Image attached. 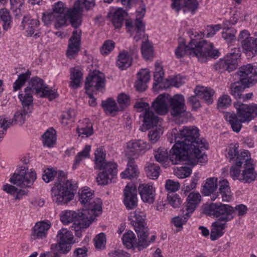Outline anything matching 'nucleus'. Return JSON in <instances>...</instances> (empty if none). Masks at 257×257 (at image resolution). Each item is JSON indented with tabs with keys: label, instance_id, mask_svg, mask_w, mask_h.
I'll list each match as a JSON object with an SVG mask.
<instances>
[{
	"label": "nucleus",
	"instance_id": "473e14b6",
	"mask_svg": "<svg viewBox=\"0 0 257 257\" xmlns=\"http://www.w3.org/2000/svg\"><path fill=\"white\" fill-rule=\"evenodd\" d=\"M70 86L72 89H77L80 87L81 81L82 79L83 74L81 69L78 67L70 69Z\"/></svg>",
	"mask_w": 257,
	"mask_h": 257
},
{
	"label": "nucleus",
	"instance_id": "5701e85b",
	"mask_svg": "<svg viewBox=\"0 0 257 257\" xmlns=\"http://www.w3.org/2000/svg\"><path fill=\"white\" fill-rule=\"evenodd\" d=\"M123 203L127 209H133L138 205L137 190L133 184H127L123 190Z\"/></svg>",
	"mask_w": 257,
	"mask_h": 257
},
{
	"label": "nucleus",
	"instance_id": "4c0bfd02",
	"mask_svg": "<svg viewBox=\"0 0 257 257\" xmlns=\"http://www.w3.org/2000/svg\"><path fill=\"white\" fill-rule=\"evenodd\" d=\"M125 15V11L119 8L110 16L111 21L115 28L119 29L122 27Z\"/></svg>",
	"mask_w": 257,
	"mask_h": 257
},
{
	"label": "nucleus",
	"instance_id": "e433bc0d",
	"mask_svg": "<svg viewBox=\"0 0 257 257\" xmlns=\"http://www.w3.org/2000/svg\"><path fill=\"white\" fill-rule=\"evenodd\" d=\"M142 38L140 39H144L145 41L142 42L141 46V52L144 59L146 60L151 59L153 57L154 52L153 47L152 44L146 38L145 35L144 37L141 36Z\"/></svg>",
	"mask_w": 257,
	"mask_h": 257
},
{
	"label": "nucleus",
	"instance_id": "a18cd8bd",
	"mask_svg": "<svg viewBox=\"0 0 257 257\" xmlns=\"http://www.w3.org/2000/svg\"><path fill=\"white\" fill-rule=\"evenodd\" d=\"M90 150L91 146L86 145L81 152L77 154L75 157L74 162L72 166L73 169H76L82 160L89 157Z\"/></svg>",
	"mask_w": 257,
	"mask_h": 257
},
{
	"label": "nucleus",
	"instance_id": "bb28decb",
	"mask_svg": "<svg viewBox=\"0 0 257 257\" xmlns=\"http://www.w3.org/2000/svg\"><path fill=\"white\" fill-rule=\"evenodd\" d=\"M51 224L49 221H42L36 223L33 227L31 238L33 239H43L47 236Z\"/></svg>",
	"mask_w": 257,
	"mask_h": 257
},
{
	"label": "nucleus",
	"instance_id": "79ce46f5",
	"mask_svg": "<svg viewBox=\"0 0 257 257\" xmlns=\"http://www.w3.org/2000/svg\"><path fill=\"white\" fill-rule=\"evenodd\" d=\"M56 141V131L51 128L48 130L43 135V143L44 146L51 148Z\"/></svg>",
	"mask_w": 257,
	"mask_h": 257
},
{
	"label": "nucleus",
	"instance_id": "6ab92c4d",
	"mask_svg": "<svg viewBox=\"0 0 257 257\" xmlns=\"http://www.w3.org/2000/svg\"><path fill=\"white\" fill-rule=\"evenodd\" d=\"M60 250L63 253H67L71 249L73 236L71 231L66 228H62L57 234Z\"/></svg>",
	"mask_w": 257,
	"mask_h": 257
},
{
	"label": "nucleus",
	"instance_id": "13d9d810",
	"mask_svg": "<svg viewBox=\"0 0 257 257\" xmlns=\"http://www.w3.org/2000/svg\"><path fill=\"white\" fill-rule=\"evenodd\" d=\"M236 31L234 28H223L222 38L228 43L235 40Z\"/></svg>",
	"mask_w": 257,
	"mask_h": 257
},
{
	"label": "nucleus",
	"instance_id": "a211bd4d",
	"mask_svg": "<svg viewBox=\"0 0 257 257\" xmlns=\"http://www.w3.org/2000/svg\"><path fill=\"white\" fill-rule=\"evenodd\" d=\"M103 171L99 173L96 181L99 185H105L112 182L117 173V165L114 163H109L102 168Z\"/></svg>",
	"mask_w": 257,
	"mask_h": 257
},
{
	"label": "nucleus",
	"instance_id": "09e8293b",
	"mask_svg": "<svg viewBox=\"0 0 257 257\" xmlns=\"http://www.w3.org/2000/svg\"><path fill=\"white\" fill-rule=\"evenodd\" d=\"M31 72L28 70L26 73L21 74L19 75L18 79L14 82L13 89L14 91L20 89L24 85L27 80L30 78Z\"/></svg>",
	"mask_w": 257,
	"mask_h": 257
},
{
	"label": "nucleus",
	"instance_id": "a878e982",
	"mask_svg": "<svg viewBox=\"0 0 257 257\" xmlns=\"http://www.w3.org/2000/svg\"><path fill=\"white\" fill-rule=\"evenodd\" d=\"M169 94H160L153 102L152 108L160 115H165L168 112Z\"/></svg>",
	"mask_w": 257,
	"mask_h": 257
},
{
	"label": "nucleus",
	"instance_id": "4468645a",
	"mask_svg": "<svg viewBox=\"0 0 257 257\" xmlns=\"http://www.w3.org/2000/svg\"><path fill=\"white\" fill-rule=\"evenodd\" d=\"M105 85L104 75L99 71H94L89 73L86 78L85 88L86 92L102 91Z\"/></svg>",
	"mask_w": 257,
	"mask_h": 257
},
{
	"label": "nucleus",
	"instance_id": "dca6fc26",
	"mask_svg": "<svg viewBox=\"0 0 257 257\" xmlns=\"http://www.w3.org/2000/svg\"><path fill=\"white\" fill-rule=\"evenodd\" d=\"M244 161V170L241 175L240 181L243 183H250L253 181L256 177V173L254 171V165L253 161L250 158L249 152H244L242 154Z\"/></svg>",
	"mask_w": 257,
	"mask_h": 257
},
{
	"label": "nucleus",
	"instance_id": "a19ab883",
	"mask_svg": "<svg viewBox=\"0 0 257 257\" xmlns=\"http://www.w3.org/2000/svg\"><path fill=\"white\" fill-rule=\"evenodd\" d=\"M154 156L156 160L164 165H168L169 160L172 163L170 158V153L168 154L167 150L165 148H159L155 151Z\"/></svg>",
	"mask_w": 257,
	"mask_h": 257
},
{
	"label": "nucleus",
	"instance_id": "5fc2aeb1",
	"mask_svg": "<svg viewBox=\"0 0 257 257\" xmlns=\"http://www.w3.org/2000/svg\"><path fill=\"white\" fill-rule=\"evenodd\" d=\"M242 48L247 53L251 52L253 55L257 54V38H253L242 45Z\"/></svg>",
	"mask_w": 257,
	"mask_h": 257
},
{
	"label": "nucleus",
	"instance_id": "9b49d317",
	"mask_svg": "<svg viewBox=\"0 0 257 257\" xmlns=\"http://www.w3.org/2000/svg\"><path fill=\"white\" fill-rule=\"evenodd\" d=\"M205 213L218 218L217 220L227 222L233 218V208L228 204L211 203L205 209Z\"/></svg>",
	"mask_w": 257,
	"mask_h": 257
},
{
	"label": "nucleus",
	"instance_id": "603ef678",
	"mask_svg": "<svg viewBox=\"0 0 257 257\" xmlns=\"http://www.w3.org/2000/svg\"><path fill=\"white\" fill-rule=\"evenodd\" d=\"M75 112L73 109H69L64 111L61 115V123L66 126L74 121Z\"/></svg>",
	"mask_w": 257,
	"mask_h": 257
},
{
	"label": "nucleus",
	"instance_id": "9d476101",
	"mask_svg": "<svg viewBox=\"0 0 257 257\" xmlns=\"http://www.w3.org/2000/svg\"><path fill=\"white\" fill-rule=\"evenodd\" d=\"M36 172L29 170L27 164L20 166L11 177L10 181L17 186L22 187H30L36 180Z\"/></svg>",
	"mask_w": 257,
	"mask_h": 257
},
{
	"label": "nucleus",
	"instance_id": "c756f323",
	"mask_svg": "<svg viewBox=\"0 0 257 257\" xmlns=\"http://www.w3.org/2000/svg\"><path fill=\"white\" fill-rule=\"evenodd\" d=\"M244 152H249L248 151L244 150L240 154L238 152V147L236 145H231L227 151V158L229 159L230 163L232 164H236L237 166H241L244 161H242L243 153Z\"/></svg>",
	"mask_w": 257,
	"mask_h": 257
},
{
	"label": "nucleus",
	"instance_id": "774afa93",
	"mask_svg": "<svg viewBox=\"0 0 257 257\" xmlns=\"http://www.w3.org/2000/svg\"><path fill=\"white\" fill-rule=\"evenodd\" d=\"M167 198L169 204L174 208L179 207L181 203V198L175 193L168 194Z\"/></svg>",
	"mask_w": 257,
	"mask_h": 257
},
{
	"label": "nucleus",
	"instance_id": "2eb2a0df",
	"mask_svg": "<svg viewBox=\"0 0 257 257\" xmlns=\"http://www.w3.org/2000/svg\"><path fill=\"white\" fill-rule=\"evenodd\" d=\"M46 87V84L43 79L37 77L32 78L29 86L25 89L24 94H23V103H33V93L35 91L36 94L40 95Z\"/></svg>",
	"mask_w": 257,
	"mask_h": 257
},
{
	"label": "nucleus",
	"instance_id": "7ed1b4c3",
	"mask_svg": "<svg viewBox=\"0 0 257 257\" xmlns=\"http://www.w3.org/2000/svg\"><path fill=\"white\" fill-rule=\"evenodd\" d=\"M234 106L237 113L226 112L224 117L233 131L238 133L242 127V123L249 121L257 116V104L247 105L237 101L234 102Z\"/></svg>",
	"mask_w": 257,
	"mask_h": 257
},
{
	"label": "nucleus",
	"instance_id": "393cba45",
	"mask_svg": "<svg viewBox=\"0 0 257 257\" xmlns=\"http://www.w3.org/2000/svg\"><path fill=\"white\" fill-rule=\"evenodd\" d=\"M128 219L135 230L148 229L145 222L146 214L140 210H136L130 213Z\"/></svg>",
	"mask_w": 257,
	"mask_h": 257
},
{
	"label": "nucleus",
	"instance_id": "c9c22d12",
	"mask_svg": "<svg viewBox=\"0 0 257 257\" xmlns=\"http://www.w3.org/2000/svg\"><path fill=\"white\" fill-rule=\"evenodd\" d=\"M95 168L96 169L101 170L105 165L111 162H106L105 161L106 154L102 148H97L95 152Z\"/></svg>",
	"mask_w": 257,
	"mask_h": 257
},
{
	"label": "nucleus",
	"instance_id": "680f3d73",
	"mask_svg": "<svg viewBox=\"0 0 257 257\" xmlns=\"http://www.w3.org/2000/svg\"><path fill=\"white\" fill-rule=\"evenodd\" d=\"M87 125L83 127L79 126L77 128V132L79 136L82 137H88L93 134V131L92 126L91 123L86 122Z\"/></svg>",
	"mask_w": 257,
	"mask_h": 257
},
{
	"label": "nucleus",
	"instance_id": "864d4df0",
	"mask_svg": "<svg viewBox=\"0 0 257 257\" xmlns=\"http://www.w3.org/2000/svg\"><path fill=\"white\" fill-rule=\"evenodd\" d=\"M164 71L162 66L158 62L155 63V71L154 74V80L155 83L154 86H157L159 84H161L164 77ZM160 86H162L161 84Z\"/></svg>",
	"mask_w": 257,
	"mask_h": 257
},
{
	"label": "nucleus",
	"instance_id": "20e7f679",
	"mask_svg": "<svg viewBox=\"0 0 257 257\" xmlns=\"http://www.w3.org/2000/svg\"><path fill=\"white\" fill-rule=\"evenodd\" d=\"M77 188V183L72 180H67L64 173L61 171L57 182L51 189L52 200L58 205L66 204L73 199Z\"/></svg>",
	"mask_w": 257,
	"mask_h": 257
},
{
	"label": "nucleus",
	"instance_id": "6e6552de",
	"mask_svg": "<svg viewBox=\"0 0 257 257\" xmlns=\"http://www.w3.org/2000/svg\"><path fill=\"white\" fill-rule=\"evenodd\" d=\"M18 97L22 102L23 109L15 113L14 119L8 120L4 116H0V141L4 138V135L7 129L13 123L23 124L25 122L26 117L29 116V113L31 112L32 103H23L24 99L23 97V93L19 94Z\"/></svg>",
	"mask_w": 257,
	"mask_h": 257
},
{
	"label": "nucleus",
	"instance_id": "de8ad7c7",
	"mask_svg": "<svg viewBox=\"0 0 257 257\" xmlns=\"http://www.w3.org/2000/svg\"><path fill=\"white\" fill-rule=\"evenodd\" d=\"M122 240L123 244L128 248L133 247L136 243L135 235L131 230L127 231L123 235Z\"/></svg>",
	"mask_w": 257,
	"mask_h": 257
},
{
	"label": "nucleus",
	"instance_id": "8fccbe9b",
	"mask_svg": "<svg viewBox=\"0 0 257 257\" xmlns=\"http://www.w3.org/2000/svg\"><path fill=\"white\" fill-rule=\"evenodd\" d=\"M165 84L164 86H160V87H164L165 88H169L171 86L179 87L184 83V79L180 75H177L171 78L170 79H166Z\"/></svg>",
	"mask_w": 257,
	"mask_h": 257
},
{
	"label": "nucleus",
	"instance_id": "f03ea898",
	"mask_svg": "<svg viewBox=\"0 0 257 257\" xmlns=\"http://www.w3.org/2000/svg\"><path fill=\"white\" fill-rule=\"evenodd\" d=\"M95 6L94 0H77L72 8L67 11V16L72 27L75 28L68 41L67 56L74 58L80 50L81 30L78 29L82 23V15L84 9L90 10Z\"/></svg>",
	"mask_w": 257,
	"mask_h": 257
},
{
	"label": "nucleus",
	"instance_id": "7c9ffc66",
	"mask_svg": "<svg viewBox=\"0 0 257 257\" xmlns=\"http://www.w3.org/2000/svg\"><path fill=\"white\" fill-rule=\"evenodd\" d=\"M194 92L198 97L203 99L207 104L212 103L213 96L215 93L213 89L209 87L197 86L194 90Z\"/></svg>",
	"mask_w": 257,
	"mask_h": 257
},
{
	"label": "nucleus",
	"instance_id": "6e6d98bb",
	"mask_svg": "<svg viewBox=\"0 0 257 257\" xmlns=\"http://www.w3.org/2000/svg\"><path fill=\"white\" fill-rule=\"evenodd\" d=\"M183 216H178L174 217L172 219V222L176 227H181L184 223L187 222L188 218L190 216L191 214H189L188 215L186 214V211L182 209Z\"/></svg>",
	"mask_w": 257,
	"mask_h": 257
},
{
	"label": "nucleus",
	"instance_id": "f704fd0d",
	"mask_svg": "<svg viewBox=\"0 0 257 257\" xmlns=\"http://www.w3.org/2000/svg\"><path fill=\"white\" fill-rule=\"evenodd\" d=\"M139 173L137 166L136 165L134 158L128 160L126 169L120 174L123 179L128 178L132 179L138 175Z\"/></svg>",
	"mask_w": 257,
	"mask_h": 257
},
{
	"label": "nucleus",
	"instance_id": "052dcab7",
	"mask_svg": "<svg viewBox=\"0 0 257 257\" xmlns=\"http://www.w3.org/2000/svg\"><path fill=\"white\" fill-rule=\"evenodd\" d=\"M115 43L112 40H106L100 48V53L102 55L106 56L109 54L114 48Z\"/></svg>",
	"mask_w": 257,
	"mask_h": 257
},
{
	"label": "nucleus",
	"instance_id": "cd10ccee",
	"mask_svg": "<svg viewBox=\"0 0 257 257\" xmlns=\"http://www.w3.org/2000/svg\"><path fill=\"white\" fill-rule=\"evenodd\" d=\"M40 25V21L38 19L32 18L31 16H25L22 22L20 27L22 30H26L28 36L31 37L37 31Z\"/></svg>",
	"mask_w": 257,
	"mask_h": 257
},
{
	"label": "nucleus",
	"instance_id": "e2e57ef3",
	"mask_svg": "<svg viewBox=\"0 0 257 257\" xmlns=\"http://www.w3.org/2000/svg\"><path fill=\"white\" fill-rule=\"evenodd\" d=\"M94 245L97 249H102L105 247L106 237L103 233L97 235L94 239Z\"/></svg>",
	"mask_w": 257,
	"mask_h": 257
},
{
	"label": "nucleus",
	"instance_id": "4d7b16f0",
	"mask_svg": "<svg viewBox=\"0 0 257 257\" xmlns=\"http://www.w3.org/2000/svg\"><path fill=\"white\" fill-rule=\"evenodd\" d=\"M118 110L122 111L130 105V97L124 93L120 94L117 97Z\"/></svg>",
	"mask_w": 257,
	"mask_h": 257
},
{
	"label": "nucleus",
	"instance_id": "ddd939ff",
	"mask_svg": "<svg viewBox=\"0 0 257 257\" xmlns=\"http://www.w3.org/2000/svg\"><path fill=\"white\" fill-rule=\"evenodd\" d=\"M238 48H235L223 58L220 59L215 65L216 70L222 72L225 71L231 72L235 69L237 66V59L240 56Z\"/></svg>",
	"mask_w": 257,
	"mask_h": 257
},
{
	"label": "nucleus",
	"instance_id": "f257e3e1",
	"mask_svg": "<svg viewBox=\"0 0 257 257\" xmlns=\"http://www.w3.org/2000/svg\"><path fill=\"white\" fill-rule=\"evenodd\" d=\"M199 137V130L194 126H184L179 133L172 135L169 141L175 143L170 150V158L173 165L187 158L196 159L201 163L206 161V156L202 151L207 149L208 144Z\"/></svg>",
	"mask_w": 257,
	"mask_h": 257
},
{
	"label": "nucleus",
	"instance_id": "3c124183",
	"mask_svg": "<svg viewBox=\"0 0 257 257\" xmlns=\"http://www.w3.org/2000/svg\"><path fill=\"white\" fill-rule=\"evenodd\" d=\"M160 167L154 164L150 163L146 167L147 176L152 179H157L160 175Z\"/></svg>",
	"mask_w": 257,
	"mask_h": 257
},
{
	"label": "nucleus",
	"instance_id": "39448f33",
	"mask_svg": "<svg viewBox=\"0 0 257 257\" xmlns=\"http://www.w3.org/2000/svg\"><path fill=\"white\" fill-rule=\"evenodd\" d=\"M217 178L211 177L207 179L205 184L203 186L202 194L204 196H211V199L215 200L219 198V196L222 201L229 202L232 200V195L231 192L229 183L227 180H220L219 182V192L214 193L217 188Z\"/></svg>",
	"mask_w": 257,
	"mask_h": 257
},
{
	"label": "nucleus",
	"instance_id": "49530a36",
	"mask_svg": "<svg viewBox=\"0 0 257 257\" xmlns=\"http://www.w3.org/2000/svg\"><path fill=\"white\" fill-rule=\"evenodd\" d=\"M1 19L3 22V28L5 31H8L12 27V19L10 12L6 9H3L0 12Z\"/></svg>",
	"mask_w": 257,
	"mask_h": 257
},
{
	"label": "nucleus",
	"instance_id": "bf43d9fd",
	"mask_svg": "<svg viewBox=\"0 0 257 257\" xmlns=\"http://www.w3.org/2000/svg\"><path fill=\"white\" fill-rule=\"evenodd\" d=\"M67 19L69 21L67 12L65 15H56L54 27L56 29H60L64 26H67Z\"/></svg>",
	"mask_w": 257,
	"mask_h": 257
},
{
	"label": "nucleus",
	"instance_id": "0eeeda50",
	"mask_svg": "<svg viewBox=\"0 0 257 257\" xmlns=\"http://www.w3.org/2000/svg\"><path fill=\"white\" fill-rule=\"evenodd\" d=\"M87 210L77 211L65 210L61 213L60 220L64 225L73 223L71 228L79 229L81 227H88L94 221V217L87 215Z\"/></svg>",
	"mask_w": 257,
	"mask_h": 257
},
{
	"label": "nucleus",
	"instance_id": "0e129e2a",
	"mask_svg": "<svg viewBox=\"0 0 257 257\" xmlns=\"http://www.w3.org/2000/svg\"><path fill=\"white\" fill-rule=\"evenodd\" d=\"M192 173V170L188 167H181L177 168L175 170V175L179 178L183 179L188 177Z\"/></svg>",
	"mask_w": 257,
	"mask_h": 257
},
{
	"label": "nucleus",
	"instance_id": "338daca9",
	"mask_svg": "<svg viewBox=\"0 0 257 257\" xmlns=\"http://www.w3.org/2000/svg\"><path fill=\"white\" fill-rule=\"evenodd\" d=\"M56 15L52 11L46 12L43 13L42 20L45 25H51L55 21Z\"/></svg>",
	"mask_w": 257,
	"mask_h": 257
},
{
	"label": "nucleus",
	"instance_id": "1a4fd4ad",
	"mask_svg": "<svg viewBox=\"0 0 257 257\" xmlns=\"http://www.w3.org/2000/svg\"><path fill=\"white\" fill-rule=\"evenodd\" d=\"M79 201L83 204L85 208L81 210H87V215L95 217L102 212V202L99 198L93 199L94 194L89 189H84L78 192Z\"/></svg>",
	"mask_w": 257,
	"mask_h": 257
},
{
	"label": "nucleus",
	"instance_id": "aec40b11",
	"mask_svg": "<svg viewBox=\"0 0 257 257\" xmlns=\"http://www.w3.org/2000/svg\"><path fill=\"white\" fill-rule=\"evenodd\" d=\"M151 148V146L142 140H133L127 144V152L130 155L138 157Z\"/></svg>",
	"mask_w": 257,
	"mask_h": 257
},
{
	"label": "nucleus",
	"instance_id": "58836bf2",
	"mask_svg": "<svg viewBox=\"0 0 257 257\" xmlns=\"http://www.w3.org/2000/svg\"><path fill=\"white\" fill-rule=\"evenodd\" d=\"M250 86V85H246L243 84L239 80V81L235 82L231 84L230 87V93L237 100V101H238L241 95L242 94L244 89Z\"/></svg>",
	"mask_w": 257,
	"mask_h": 257
},
{
	"label": "nucleus",
	"instance_id": "423d86ee",
	"mask_svg": "<svg viewBox=\"0 0 257 257\" xmlns=\"http://www.w3.org/2000/svg\"><path fill=\"white\" fill-rule=\"evenodd\" d=\"M188 34L191 40L188 44H193L195 47H193L196 51H198L205 58L208 57H217L219 56V52L217 49L214 48L212 43L203 40L199 41L204 36V33L202 32L197 31L194 29H190L188 31Z\"/></svg>",
	"mask_w": 257,
	"mask_h": 257
},
{
	"label": "nucleus",
	"instance_id": "412c9836",
	"mask_svg": "<svg viewBox=\"0 0 257 257\" xmlns=\"http://www.w3.org/2000/svg\"><path fill=\"white\" fill-rule=\"evenodd\" d=\"M171 114L173 117H178L186 111L185 99L181 94H176L173 97L169 95Z\"/></svg>",
	"mask_w": 257,
	"mask_h": 257
},
{
	"label": "nucleus",
	"instance_id": "f3484780",
	"mask_svg": "<svg viewBox=\"0 0 257 257\" xmlns=\"http://www.w3.org/2000/svg\"><path fill=\"white\" fill-rule=\"evenodd\" d=\"M254 67L248 64L239 68L237 74L239 80L243 84L251 85L257 82V74L254 73Z\"/></svg>",
	"mask_w": 257,
	"mask_h": 257
},
{
	"label": "nucleus",
	"instance_id": "72a5a7b5",
	"mask_svg": "<svg viewBox=\"0 0 257 257\" xmlns=\"http://www.w3.org/2000/svg\"><path fill=\"white\" fill-rule=\"evenodd\" d=\"M217 220L212 224V229L210 233V239L215 240L221 237L224 233V230L226 228V223Z\"/></svg>",
	"mask_w": 257,
	"mask_h": 257
},
{
	"label": "nucleus",
	"instance_id": "37998d69",
	"mask_svg": "<svg viewBox=\"0 0 257 257\" xmlns=\"http://www.w3.org/2000/svg\"><path fill=\"white\" fill-rule=\"evenodd\" d=\"M132 63V60L128 53L123 51L119 53L116 61L117 66L121 70L128 68Z\"/></svg>",
	"mask_w": 257,
	"mask_h": 257
},
{
	"label": "nucleus",
	"instance_id": "c85d7f7f",
	"mask_svg": "<svg viewBox=\"0 0 257 257\" xmlns=\"http://www.w3.org/2000/svg\"><path fill=\"white\" fill-rule=\"evenodd\" d=\"M142 200L144 202L149 204L153 203L155 200V190L153 186L150 184L140 185L138 188Z\"/></svg>",
	"mask_w": 257,
	"mask_h": 257
},
{
	"label": "nucleus",
	"instance_id": "4be33fe9",
	"mask_svg": "<svg viewBox=\"0 0 257 257\" xmlns=\"http://www.w3.org/2000/svg\"><path fill=\"white\" fill-rule=\"evenodd\" d=\"M195 47L193 44H188L187 45L184 44L179 45L175 50V54L177 58H181L185 55L190 57H196L201 63L205 62L207 59L202 56L201 53L193 47Z\"/></svg>",
	"mask_w": 257,
	"mask_h": 257
},
{
	"label": "nucleus",
	"instance_id": "ea45409f",
	"mask_svg": "<svg viewBox=\"0 0 257 257\" xmlns=\"http://www.w3.org/2000/svg\"><path fill=\"white\" fill-rule=\"evenodd\" d=\"M135 231L138 237V241L136 243L137 247L139 250L147 247L149 245V241L148 239L149 235L148 229Z\"/></svg>",
	"mask_w": 257,
	"mask_h": 257
},
{
	"label": "nucleus",
	"instance_id": "f8f14e48",
	"mask_svg": "<svg viewBox=\"0 0 257 257\" xmlns=\"http://www.w3.org/2000/svg\"><path fill=\"white\" fill-rule=\"evenodd\" d=\"M140 10L137 11L136 19L134 21L127 20L125 22V26L128 29L131 35H135L134 39L136 41H139L142 36L144 37L145 26L142 19L146 13L145 6L140 7Z\"/></svg>",
	"mask_w": 257,
	"mask_h": 257
},
{
	"label": "nucleus",
	"instance_id": "c03bdc74",
	"mask_svg": "<svg viewBox=\"0 0 257 257\" xmlns=\"http://www.w3.org/2000/svg\"><path fill=\"white\" fill-rule=\"evenodd\" d=\"M101 106L106 112L112 115H114L117 111H119L118 107L115 100L111 98H108L106 100L102 101Z\"/></svg>",
	"mask_w": 257,
	"mask_h": 257
},
{
	"label": "nucleus",
	"instance_id": "b1692460",
	"mask_svg": "<svg viewBox=\"0 0 257 257\" xmlns=\"http://www.w3.org/2000/svg\"><path fill=\"white\" fill-rule=\"evenodd\" d=\"M140 117L143 118V123L140 128V130L142 132L157 126L159 121V117L150 109L144 110Z\"/></svg>",
	"mask_w": 257,
	"mask_h": 257
},
{
	"label": "nucleus",
	"instance_id": "2f4dec72",
	"mask_svg": "<svg viewBox=\"0 0 257 257\" xmlns=\"http://www.w3.org/2000/svg\"><path fill=\"white\" fill-rule=\"evenodd\" d=\"M201 196L199 193H190L187 197V204L183 208L186 211V214H192L196 205L200 202Z\"/></svg>",
	"mask_w": 257,
	"mask_h": 257
},
{
	"label": "nucleus",
	"instance_id": "69168bd1",
	"mask_svg": "<svg viewBox=\"0 0 257 257\" xmlns=\"http://www.w3.org/2000/svg\"><path fill=\"white\" fill-rule=\"evenodd\" d=\"M231 102L229 96L226 94L220 96L217 101V107L218 108H226L230 105Z\"/></svg>",
	"mask_w": 257,
	"mask_h": 257
}]
</instances>
